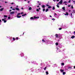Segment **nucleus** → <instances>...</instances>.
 <instances>
[{
  "label": "nucleus",
  "mask_w": 75,
  "mask_h": 75,
  "mask_svg": "<svg viewBox=\"0 0 75 75\" xmlns=\"http://www.w3.org/2000/svg\"><path fill=\"white\" fill-rule=\"evenodd\" d=\"M42 41H43V42H45L46 44H47V45L49 44H52V41L47 40H44V39H42Z\"/></svg>",
  "instance_id": "f257e3e1"
},
{
  "label": "nucleus",
  "mask_w": 75,
  "mask_h": 75,
  "mask_svg": "<svg viewBox=\"0 0 75 75\" xmlns=\"http://www.w3.org/2000/svg\"><path fill=\"white\" fill-rule=\"evenodd\" d=\"M55 36L56 38H59L60 39L62 38V35L60 34H56L55 35Z\"/></svg>",
  "instance_id": "f03ea898"
},
{
  "label": "nucleus",
  "mask_w": 75,
  "mask_h": 75,
  "mask_svg": "<svg viewBox=\"0 0 75 75\" xmlns=\"http://www.w3.org/2000/svg\"><path fill=\"white\" fill-rule=\"evenodd\" d=\"M43 69L45 71V70H46V69H47V67H45L44 68L42 67H40V69H38V70L41 72V71Z\"/></svg>",
  "instance_id": "7ed1b4c3"
},
{
  "label": "nucleus",
  "mask_w": 75,
  "mask_h": 75,
  "mask_svg": "<svg viewBox=\"0 0 75 75\" xmlns=\"http://www.w3.org/2000/svg\"><path fill=\"white\" fill-rule=\"evenodd\" d=\"M39 17H36V16H34V18H33V17H31L30 18V20H33V21H34L35 18H39Z\"/></svg>",
  "instance_id": "20e7f679"
},
{
  "label": "nucleus",
  "mask_w": 75,
  "mask_h": 75,
  "mask_svg": "<svg viewBox=\"0 0 75 75\" xmlns=\"http://www.w3.org/2000/svg\"><path fill=\"white\" fill-rule=\"evenodd\" d=\"M63 24H62V25L61 26V27L62 28L65 29V28H68V26L67 25H63Z\"/></svg>",
  "instance_id": "39448f33"
},
{
  "label": "nucleus",
  "mask_w": 75,
  "mask_h": 75,
  "mask_svg": "<svg viewBox=\"0 0 75 75\" xmlns=\"http://www.w3.org/2000/svg\"><path fill=\"white\" fill-rule=\"evenodd\" d=\"M56 49V51L57 52H60V51H61V50L59 49V47H58V46H57Z\"/></svg>",
  "instance_id": "423d86ee"
},
{
  "label": "nucleus",
  "mask_w": 75,
  "mask_h": 75,
  "mask_svg": "<svg viewBox=\"0 0 75 75\" xmlns=\"http://www.w3.org/2000/svg\"><path fill=\"white\" fill-rule=\"evenodd\" d=\"M40 65L42 67L44 68V67H45V64H44V63H42L40 64Z\"/></svg>",
  "instance_id": "0eeeda50"
},
{
  "label": "nucleus",
  "mask_w": 75,
  "mask_h": 75,
  "mask_svg": "<svg viewBox=\"0 0 75 75\" xmlns=\"http://www.w3.org/2000/svg\"><path fill=\"white\" fill-rule=\"evenodd\" d=\"M20 14H21V13H18L17 14L18 15H17L16 16V17H17V18H20V17H21V16H20Z\"/></svg>",
  "instance_id": "6e6552de"
},
{
  "label": "nucleus",
  "mask_w": 75,
  "mask_h": 75,
  "mask_svg": "<svg viewBox=\"0 0 75 75\" xmlns=\"http://www.w3.org/2000/svg\"><path fill=\"white\" fill-rule=\"evenodd\" d=\"M31 63H32V64H34L35 65H38V63H37L36 62L34 61H32L31 62Z\"/></svg>",
  "instance_id": "1a4fd4ad"
},
{
  "label": "nucleus",
  "mask_w": 75,
  "mask_h": 75,
  "mask_svg": "<svg viewBox=\"0 0 75 75\" xmlns=\"http://www.w3.org/2000/svg\"><path fill=\"white\" fill-rule=\"evenodd\" d=\"M57 47H59V48H61L63 46L61 45V44H59L58 46Z\"/></svg>",
  "instance_id": "9d476101"
},
{
  "label": "nucleus",
  "mask_w": 75,
  "mask_h": 75,
  "mask_svg": "<svg viewBox=\"0 0 75 75\" xmlns=\"http://www.w3.org/2000/svg\"><path fill=\"white\" fill-rule=\"evenodd\" d=\"M20 55L21 57H23L24 56V54L23 53H21L20 54Z\"/></svg>",
  "instance_id": "9b49d317"
},
{
  "label": "nucleus",
  "mask_w": 75,
  "mask_h": 75,
  "mask_svg": "<svg viewBox=\"0 0 75 75\" xmlns=\"http://www.w3.org/2000/svg\"><path fill=\"white\" fill-rule=\"evenodd\" d=\"M15 9L16 10H17V11H19V10H20V9L18 8H16Z\"/></svg>",
  "instance_id": "f8f14e48"
},
{
  "label": "nucleus",
  "mask_w": 75,
  "mask_h": 75,
  "mask_svg": "<svg viewBox=\"0 0 75 75\" xmlns=\"http://www.w3.org/2000/svg\"><path fill=\"white\" fill-rule=\"evenodd\" d=\"M63 14L65 15V16H68V13L67 12L66 13H64Z\"/></svg>",
  "instance_id": "ddd939ff"
},
{
  "label": "nucleus",
  "mask_w": 75,
  "mask_h": 75,
  "mask_svg": "<svg viewBox=\"0 0 75 75\" xmlns=\"http://www.w3.org/2000/svg\"><path fill=\"white\" fill-rule=\"evenodd\" d=\"M60 4H62V0H61L60 1L59 3Z\"/></svg>",
  "instance_id": "4468645a"
},
{
  "label": "nucleus",
  "mask_w": 75,
  "mask_h": 75,
  "mask_svg": "<svg viewBox=\"0 0 75 75\" xmlns=\"http://www.w3.org/2000/svg\"><path fill=\"white\" fill-rule=\"evenodd\" d=\"M60 71H61V72L62 73L64 72V70H62V69H60Z\"/></svg>",
  "instance_id": "2eb2a0df"
},
{
  "label": "nucleus",
  "mask_w": 75,
  "mask_h": 75,
  "mask_svg": "<svg viewBox=\"0 0 75 75\" xmlns=\"http://www.w3.org/2000/svg\"><path fill=\"white\" fill-rule=\"evenodd\" d=\"M59 3H58V4H57V6L58 8H59Z\"/></svg>",
  "instance_id": "dca6fc26"
},
{
  "label": "nucleus",
  "mask_w": 75,
  "mask_h": 75,
  "mask_svg": "<svg viewBox=\"0 0 75 75\" xmlns=\"http://www.w3.org/2000/svg\"><path fill=\"white\" fill-rule=\"evenodd\" d=\"M24 57V58L25 59H27V57L26 56H23Z\"/></svg>",
  "instance_id": "f3484780"
},
{
  "label": "nucleus",
  "mask_w": 75,
  "mask_h": 75,
  "mask_svg": "<svg viewBox=\"0 0 75 75\" xmlns=\"http://www.w3.org/2000/svg\"><path fill=\"white\" fill-rule=\"evenodd\" d=\"M55 44L57 45V47H58V45H59V44L58 42H56Z\"/></svg>",
  "instance_id": "a211bd4d"
},
{
  "label": "nucleus",
  "mask_w": 75,
  "mask_h": 75,
  "mask_svg": "<svg viewBox=\"0 0 75 75\" xmlns=\"http://www.w3.org/2000/svg\"><path fill=\"white\" fill-rule=\"evenodd\" d=\"M26 15H27V13H25L23 15H22V16H26Z\"/></svg>",
  "instance_id": "6ab92c4d"
},
{
  "label": "nucleus",
  "mask_w": 75,
  "mask_h": 75,
  "mask_svg": "<svg viewBox=\"0 0 75 75\" xmlns=\"http://www.w3.org/2000/svg\"><path fill=\"white\" fill-rule=\"evenodd\" d=\"M37 2L38 3L39 5L40 6V5H41V2H39V1H38Z\"/></svg>",
  "instance_id": "aec40b11"
},
{
  "label": "nucleus",
  "mask_w": 75,
  "mask_h": 75,
  "mask_svg": "<svg viewBox=\"0 0 75 75\" xmlns=\"http://www.w3.org/2000/svg\"><path fill=\"white\" fill-rule=\"evenodd\" d=\"M14 11H12L10 13L11 14H14Z\"/></svg>",
  "instance_id": "412c9836"
},
{
  "label": "nucleus",
  "mask_w": 75,
  "mask_h": 75,
  "mask_svg": "<svg viewBox=\"0 0 75 75\" xmlns=\"http://www.w3.org/2000/svg\"><path fill=\"white\" fill-rule=\"evenodd\" d=\"M74 38H75V36L74 35H73L71 37V38H72V39Z\"/></svg>",
  "instance_id": "4be33fe9"
},
{
  "label": "nucleus",
  "mask_w": 75,
  "mask_h": 75,
  "mask_svg": "<svg viewBox=\"0 0 75 75\" xmlns=\"http://www.w3.org/2000/svg\"><path fill=\"white\" fill-rule=\"evenodd\" d=\"M71 68H72V67H68L67 68V69H71Z\"/></svg>",
  "instance_id": "5701e85b"
},
{
  "label": "nucleus",
  "mask_w": 75,
  "mask_h": 75,
  "mask_svg": "<svg viewBox=\"0 0 75 75\" xmlns=\"http://www.w3.org/2000/svg\"><path fill=\"white\" fill-rule=\"evenodd\" d=\"M32 10V8L31 7H30L29 8V10Z\"/></svg>",
  "instance_id": "b1692460"
},
{
  "label": "nucleus",
  "mask_w": 75,
  "mask_h": 75,
  "mask_svg": "<svg viewBox=\"0 0 75 75\" xmlns=\"http://www.w3.org/2000/svg\"><path fill=\"white\" fill-rule=\"evenodd\" d=\"M62 9H63L64 11V10H65V7H63L62 8Z\"/></svg>",
  "instance_id": "393cba45"
},
{
  "label": "nucleus",
  "mask_w": 75,
  "mask_h": 75,
  "mask_svg": "<svg viewBox=\"0 0 75 75\" xmlns=\"http://www.w3.org/2000/svg\"><path fill=\"white\" fill-rule=\"evenodd\" d=\"M48 10H49V9H48V8H47L46 9V11H45L46 12H47V11H48Z\"/></svg>",
  "instance_id": "a878e982"
},
{
  "label": "nucleus",
  "mask_w": 75,
  "mask_h": 75,
  "mask_svg": "<svg viewBox=\"0 0 75 75\" xmlns=\"http://www.w3.org/2000/svg\"><path fill=\"white\" fill-rule=\"evenodd\" d=\"M15 40H16V39H15V38H13V40H12V41H15Z\"/></svg>",
  "instance_id": "bb28decb"
},
{
  "label": "nucleus",
  "mask_w": 75,
  "mask_h": 75,
  "mask_svg": "<svg viewBox=\"0 0 75 75\" xmlns=\"http://www.w3.org/2000/svg\"><path fill=\"white\" fill-rule=\"evenodd\" d=\"M61 65L63 66L64 65V63H61Z\"/></svg>",
  "instance_id": "cd10ccee"
},
{
  "label": "nucleus",
  "mask_w": 75,
  "mask_h": 75,
  "mask_svg": "<svg viewBox=\"0 0 75 75\" xmlns=\"http://www.w3.org/2000/svg\"><path fill=\"white\" fill-rule=\"evenodd\" d=\"M46 73L47 74V75H48L49 73H48V71H46Z\"/></svg>",
  "instance_id": "c85d7f7f"
},
{
  "label": "nucleus",
  "mask_w": 75,
  "mask_h": 75,
  "mask_svg": "<svg viewBox=\"0 0 75 75\" xmlns=\"http://www.w3.org/2000/svg\"><path fill=\"white\" fill-rule=\"evenodd\" d=\"M4 9V8H1L0 9L1 11H3V10Z\"/></svg>",
  "instance_id": "c756f323"
},
{
  "label": "nucleus",
  "mask_w": 75,
  "mask_h": 75,
  "mask_svg": "<svg viewBox=\"0 0 75 75\" xmlns=\"http://www.w3.org/2000/svg\"><path fill=\"white\" fill-rule=\"evenodd\" d=\"M72 13H75V10H73V11L72 12Z\"/></svg>",
  "instance_id": "7c9ffc66"
},
{
  "label": "nucleus",
  "mask_w": 75,
  "mask_h": 75,
  "mask_svg": "<svg viewBox=\"0 0 75 75\" xmlns=\"http://www.w3.org/2000/svg\"><path fill=\"white\" fill-rule=\"evenodd\" d=\"M65 74H66V72H63V75H64Z\"/></svg>",
  "instance_id": "2f4dec72"
},
{
  "label": "nucleus",
  "mask_w": 75,
  "mask_h": 75,
  "mask_svg": "<svg viewBox=\"0 0 75 75\" xmlns=\"http://www.w3.org/2000/svg\"><path fill=\"white\" fill-rule=\"evenodd\" d=\"M8 18V20H10V18H11V17L10 16H9Z\"/></svg>",
  "instance_id": "473e14b6"
},
{
  "label": "nucleus",
  "mask_w": 75,
  "mask_h": 75,
  "mask_svg": "<svg viewBox=\"0 0 75 75\" xmlns=\"http://www.w3.org/2000/svg\"><path fill=\"white\" fill-rule=\"evenodd\" d=\"M58 29L59 30H62V28H59Z\"/></svg>",
  "instance_id": "72a5a7b5"
},
{
  "label": "nucleus",
  "mask_w": 75,
  "mask_h": 75,
  "mask_svg": "<svg viewBox=\"0 0 75 75\" xmlns=\"http://www.w3.org/2000/svg\"><path fill=\"white\" fill-rule=\"evenodd\" d=\"M45 5H42V8H45Z\"/></svg>",
  "instance_id": "f704fd0d"
},
{
  "label": "nucleus",
  "mask_w": 75,
  "mask_h": 75,
  "mask_svg": "<svg viewBox=\"0 0 75 75\" xmlns=\"http://www.w3.org/2000/svg\"><path fill=\"white\" fill-rule=\"evenodd\" d=\"M52 10H55V7L53 6Z\"/></svg>",
  "instance_id": "c9c22d12"
},
{
  "label": "nucleus",
  "mask_w": 75,
  "mask_h": 75,
  "mask_svg": "<svg viewBox=\"0 0 75 75\" xmlns=\"http://www.w3.org/2000/svg\"><path fill=\"white\" fill-rule=\"evenodd\" d=\"M6 37L7 38H9L10 40V37H8V36H7Z\"/></svg>",
  "instance_id": "e433bc0d"
},
{
  "label": "nucleus",
  "mask_w": 75,
  "mask_h": 75,
  "mask_svg": "<svg viewBox=\"0 0 75 75\" xmlns=\"http://www.w3.org/2000/svg\"><path fill=\"white\" fill-rule=\"evenodd\" d=\"M4 17H7V16H6V15H4Z\"/></svg>",
  "instance_id": "4c0bfd02"
},
{
  "label": "nucleus",
  "mask_w": 75,
  "mask_h": 75,
  "mask_svg": "<svg viewBox=\"0 0 75 75\" xmlns=\"http://www.w3.org/2000/svg\"><path fill=\"white\" fill-rule=\"evenodd\" d=\"M71 18H73V17H72V13H71Z\"/></svg>",
  "instance_id": "58836bf2"
},
{
  "label": "nucleus",
  "mask_w": 75,
  "mask_h": 75,
  "mask_svg": "<svg viewBox=\"0 0 75 75\" xmlns=\"http://www.w3.org/2000/svg\"><path fill=\"white\" fill-rule=\"evenodd\" d=\"M51 6H49L48 7V8H51Z\"/></svg>",
  "instance_id": "ea45409f"
},
{
  "label": "nucleus",
  "mask_w": 75,
  "mask_h": 75,
  "mask_svg": "<svg viewBox=\"0 0 75 75\" xmlns=\"http://www.w3.org/2000/svg\"><path fill=\"white\" fill-rule=\"evenodd\" d=\"M61 9H59V12H61Z\"/></svg>",
  "instance_id": "a19ab883"
},
{
  "label": "nucleus",
  "mask_w": 75,
  "mask_h": 75,
  "mask_svg": "<svg viewBox=\"0 0 75 75\" xmlns=\"http://www.w3.org/2000/svg\"><path fill=\"white\" fill-rule=\"evenodd\" d=\"M15 40H18V38L17 37L15 38Z\"/></svg>",
  "instance_id": "79ce46f5"
},
{
  "label": "nucleus",
  "mask_w": 75,
  "mask_h": 75,
  "mask_svg": "<svg viewBox=\"0 0 75 75\" xmlns=\"http://www.w3.org/2000/svg\"><path fill=\"white\" fill-rule=\"evenodd\" d=\"M6 22H7V21L4 20V23H6Z\"/></svg>",
  "instance_id": "37998d69"
},
{
  "label": "nucleus",
  "mask_w": 75,
  "mask_h": 75,
  "mask_svg": "<svg viewBox=\"0 0 75 75\" xmlns=\"http://www.w3.org/2000/svg\"><path fill=\"white\" fill-rule=\"evenodd\" d=\"M36 11H38H38H39V9H36Z\"/></svg>",
  "instance_id": "c03bdc74"
},
{
  "label": "nucleus",
  "mask_w": 75,
  "mask_h": 75,
  "mask_svg": "<svg viewBox=\"0 0 75 75\" xmlns=\"http://www.w3.org/2000/svg\"><path fill=\"white\" fill-rule=\"evenodd\" d=\"M54 65L55 66V67H57V64H54Z\"/></svg>",
  "instance_id": "a18cd8bd"
},
{
  "label": "nucleus",
  "mask_w": 75,
  "mask_h": 75,
  "mask_svg": "<svg viewBox=\"0 0 75 75\" xmlns=\"http://www.w3.org/2000/svg\"><path fill=\"white\" fill-rule=\"evenodd\" d=\"M47 67H50V65L48 64H47Z\"/></svg>",
  "instance_id": "49530a36"
},
{
  "label": "nucleus",
  "mask_w": 75,
  "mask_h": 75,
  "mask_svg": "<svg viewBox=\"0 0 75 75\" xmlns=\"http://www.w3.org/2000/svg\"><path fill=\"white\" fill-rule=\"evenodd\" d=\"M52 20H53L54 21V20H55V19H54V18L52 19Z\"/></svg>",
  "instance_id": "de8ad7c7"
},
{
  "label": "nucleus",
  "mask_w": 75,
  "mask_h": 75,
  "mask_svg": "<svg viewBox=\"0 0 75 75\" xmlns=\"http://www.w3.org/2000/svg\"><path fill=\"white\" fill-rule=\"evenodd\" d=\"M45 9L44 8L43 9V11H45Z\"/></svg>",
  "instance_id": "09e8293b"
},
{
  "label": "nucleus",
  "mask_w": 75,
  "mask_h": 75,
  "mask_svg": "<svg viewBox=\"0 0 75 75\" xmlns=\"http://www.w3.org/2000/svg\"><path fill=\"white\" fill-rule=\"evenodd\" d=\"M46 6H47V7H49L50 6V5H48L47 4H46Z\"/></svg>",
  "instance_id": "8fccbe9b"
},
{
  "label": "nucleus",
  "mask_w": 75,
  "mask_h": 75,
  "mask_svg": "<svg viewBox=\"0 0 75 75\" xmlns=\"http://www.w3.org/2000/svg\"><path fill=\"white\" fill-rule=\"evenodd\" d=\"M74 7H73V6L72 5L71 6V8L73 9V8Z\"/></svg>",
  "instance_id": "3c124183"
},
{
  "label": "nucleus",
  "mask_w": 75,
  "mask_h": 75,
  "mask_svg": "<svg viewBox=\"0 0 75 75\" xmlns=\"http://www.w3.org/2000/svg\"><path fill=\"white\" fill-rule=\"evenodd\" d=\"M65 58H68V57L67 56H65Z\"/></svg>",
  "instance_id": "603ef678"
},
{
  "label": "nucleus",
  "mask_w": 75,
  "mask_h": 75,
  "mask_svg": "<svg viewBox=\"0 0 75 75\" xmlns=\"http://www.w3.org/2000/svg\"><path fill=\"white\" fill-rule=\"evenodd\" d=\"M12 10H16V9H15V8H13L12 9Z\"/></svg>",
  "instance_id": "864d4df0"
},
{
  "label": "nucleus",
  "mask_w": 75,
  "mask_h": 75,
  "mask_svg": "<svg viewBox=\"0 0 75 75\" xmlns=\"http://www.w3.org/2000/svg\"><path fill=\"white\" fill-rule=\"evenodd\" d=\"M46 36H44V39H45V38H46Z\"/></svg>",
  "instance_id": "5fc2aeb1"
},
{
  "label": "nucleus",
  "mask_w": 75,
  "mask_h": 75,
  "mask_svg": "<svg viewBox=\"0 0 75 75\" xmlns=\"http://www.w3.org/2000/svg\"><path fill=\"white\" fill-rule=\"evenodd\" d=\"M69 1L68 2V3H70L71 2V0H69Z\"/></svg>",
  "instance_id": "6e6d98bb"
},
{
  "label": "nucleus",
  "mask_w": 75,
  "mask_h": 75,
  "mask_svg": "<svg viewBox=\"0 0 75 75\" xmlns=\"http://www.w3.org/2000/svg\"><path fill=\"white\" fill-rule=\"evenodd\" d=\"M2 21H4L5 20L4 19H2Z\"/></svg>",
  "instance_id": "4d7b16f0"
},
{
  "label": "nucleus",
  "mask_w": 75,
  "mask_h": 75,
  "mask_svg": "<svg viewBox=\"0 0 75 75\" xmlns=\"http://www.w3.org/2000/svg\"><path fill=\"white\" fill-rule=\"evenodd\" d=\"M70 6H71V5H69L68 6V7H70Z\"/></svg>",
  "instance_id": "13d9d810"
},
{
  "label": "nucleus",
  "mask_w": 75,
  "mask_h": 75,
  "mask_svg": "<svg viewBox=\"0 0 75 75\" xmlns=\"http://www.w3.org/2000/svg\"><path fill=\"white\" fill-rule=\"evenodd\" d=\"M59 1V0H56L57 1Z\"/></svg>",
  "instance_id": "bf43d9fd"
},
{
  "label": "nucleus",
  "mask_w": 75,
  "mask_h": 75,
  "mask_svg": "<svg viewBox=\"0 0 75 75\" xmlns=\"http://www.w3.org/2000/svg\"><path fill=\"white\" fill-rule=\"evenodd\" d=\"M65 70H68V69L66 68H65Z\"/></svg>",
  "instance_id": "052dcab7"
},
{
  "label": "nucleus",
  "mask_w": 75,
  "mask_h": 75,
  "mask_svg": "<svg viewBox=\"0 0 75 75\" xmlns=\"http://www.w3.org/2000/svg\"><path fill=\"white\" fill-rule=\"evenodd\" d=\"M55 15V16H57V14H56V13H55L54 14V15Z\"/></svg>",
  "instance_id": "680f3d73"
},
{
  "label": "nucleus",
  "mask_w": 75,
  "mask_h": 75,
  "mask_svg": "<svg viewBox=\"0 0 75 75\" xmlns=\"http://www.w3.org/2000/svg\"><path fill=\"white\" fill-rule=\"evenodd\" d=\"M23 12H21V14H23Z\"/></svg>",
  "instance_id": "e2e57ef3"
},
{
  "label": "nucleus",
  "mask_w": 75,
  "mask_h": 75,
  "mask_svg": "<svg viewBox=\"0 0 75 75\" xmlns=\"http://www.w3.org/2000/svg\"><path fill=\"white\" fill-rule=\"evenodd\" d=\"M21 8L22 10H23L24 8Z\"/></svg>",
  "instance_id": "0e129e2a"
},
{
  "label": "nucleus",
  "mask_w": 75,
  "mask_h": 75,
  "mask_svg": "<svg viewBox=\"0 0 75 75\" xmlns=\"http://www.w3.org/2000/svg\"><path fill=\"white\" fill-rule=\"evenodd\" d=\"M9 11L10 12L11 11V10H9Z\"/></svg>",
  "instance_id": "69168bd1"
},
{
  "label": "nucleus",
  "mask_w": 75,
  "mask_h": 75,
  "mask_svg": "<svg viewBox=\"0 0 75 75\" xmlns=\"http://www.w3.org/2000/svg\"><path fill=\"white\" fill-rule=\"evenodd\" d=\"M64 3H67V1H64Z\"/></svg>",
  "instance_id": "338daca9"
},
{
  "label": "nucleus",
  "mask_w": 75,
  "mask_h": 75,
  "mask_svg": "<svg viewBox=\"0 0 75 75\" xmlns=\"http://www.w3.org/2000/svg\"><path fill=\"white\" fill-rule=\"evenodd\" d=\"M74 69H75V66H74Z\"/></svg>",
  "instance_id": "774afa93"
}]
</instances>
